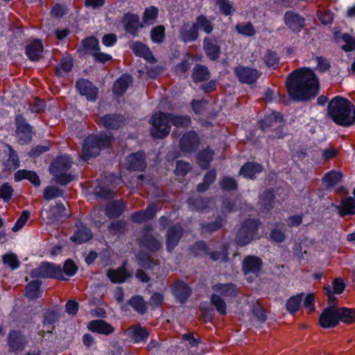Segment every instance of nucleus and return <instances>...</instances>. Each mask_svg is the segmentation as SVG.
<instances>
[{
    "mask_svg": "<svg viewBox=\"0 0 355 355\" xmlns=\"http://www.w3.org/2000/svg\"><path fill=\"white\" fill-rule=\"evenodd\" d=\"M234 73L241 83L248 85L254 83L261 75L257 69L243 66L236 67Z\"/></svg>",
    "mask_w": 355,
    "mask_h": 355,
    "instance_id": "obj_11",
    "label": "nucleus"
},
{
    "mask_svg": "<svg viewBox=\"0 0 355 355\" xmlns=\"http://www.w3.org/2000/svg\"><path fill=\"white\" fill-rule=\"evenodd\" d=\"M43 46L40 40H33L26 47V53L32 61L38 60L42 57Z\"/></svg>",
    "mask_w": 355,
    "mask_h": 355,
    "instance_id": "obj_29",
    "label": "nucleus"
},
{
    "mask_svg": "<svg viewBox=\"0 0 355 355\" xmlns=\"http://www.w3.org/2000/svg\"><path fill=\"white\" fill-rule=\"evenodd\" d=\"M33 278H53L60 280L67 279L63 276L60 266L49 262H43L31 272Z\"/></svg>",
    "mask_w": 355,
    "mask_h": 355,
    "instance_id": "obj_7",
    "label": "nucleus"
},
{
    "mask_svg": "<svg viewBox=\"0 0 355 355\" xmlns=\"http://www.w3.org/2000/svg\"><path fill=\"white\" fill-rule=\"evenodd\" d=\"M209 77V73L206 67L197 65L194 67L192 78L195 82H202Z\"/></svg>",
    "mask_w": 355,
    "mask_h": 355,
    "instance_id": "obj_46",
    "label": "nucleus"
},
{
    "mask_svg": "<svg viewBox=\"0 0 355 355\" xmlns=\"http://www.w3.org/2000/svg\"><path fill=\"white\" fill-rule=\"evenodd\" d=\"M194 24L198 31L202 30L207 34H209L213 31L212 23L203 15H199Z\"/></svg>",
    "mask_w": 355,
    "mask_h": 355,
    "instance_id": "obj_43",
    "label": "nucleus"
},
{
    "mask_svg": "<svg viewBox=\"0 0 355 355\" xmlns=\"http://www.w3.org/2000/svg\"><path fill=\"white\" fill-rule=\"evenodd\" d=\"M83 50L88 52L90 55H93L94 52L99 50L98 40L94 37H87L82 41Z\"/></svg>",
    "mask_w": 355,
    "mask_h": 355,
    "instance_id": "obj_44",
    "label": "nucleus"
},
{
    "mask_svg": "<svg viewBox=\"0 0 355 355\" xmlns=\"http://www.w3.org/2000/svg\"><path fill=\"white\" fill-rule=\"evenodd\" d=\"M16 122V135L18 142L21 144H26L32 140L33 130L32 127L26 122V120L21 115H17Z\"/></svg>",
    "mask_w": 355,
    "mask_h": 355,
    "instance_id": "obj_9",
    "label": "nucleus"
},
{
    "mask_svg": "<svg viewBox=\"0 0 355 355\" xmlns=\"http://www.w3.org/2000/svg\"><path fill=\"white\" fill-rule=\"evenodd\" d=\"M151 228L147 227L144 230V236L140 241L142 247L147 248L151 251H157L162 248L161 242L150 234Z\"/></svg>",
    "mask_w": 355,
    "mask_h": 355,
    "instance_id": "obj_21",
    "label": "nucleus"
},
{
    "mask_svg": "<svg viewBox=\"0 0 355 355\" xmlns=\"http://www.w3.org/2000/svg\"><path fill=\"white\" fill-rule=\"evenodd\" d=\"M62 270L64 277H72L77 272L78 266L72 260L67 259L64 262L63 268H62Z\"/></svg>",
    "mask_w": 355,
    "mask_h": 355,
    "instance_id": "obj_53",
    "label": "nucleus"
},
{
    "mask_svg": "<svg viewBox=\"0 0 355 355\" xmlns=\"http://www.w3.org/2000/svg\"><path fill=\"white\" fill-rule=\"evenodd\" d=\"M30 217V212L28 211H23L21 216L17 219L15 225L12 228L13 232H17L21 229L26 224Z\"/></svg>",
    "mask_w": 355,
    "mask_h": 355,
    "instance_id": "obj_61",
    "label": "nucleus"
},
{
    "mask_svg": "<svg viewBox=\"0 0 355 355\" xmlns=\"http://www.w3.org/2000/svg\"><path fill=\"white\" fill-rule=\"evenodd\" d=\"M129 334L134 343L146 341L149 335L145 328L137 325L133 326L130 329Z\"/></svg>",
    "mask_w": 355,
    "mask_h": 355,
    "instance_id": "obj_36",
    "label": "nucleus"
},
{
    "mask_svg": "<svg viewBox=\"0 0 355 355\" xmlns=\"http://www.w3.org/2000/svg\"><path fill=\"white\" fill-rule=\"evenodd\" d=\"M156 211V205H150L145 211H139L134 213L131 217L132 220L137 223L146 222L153 218L155 216Z\"/></svg>",
    "mask_w": 355,
    "mask_h": 355,
    "instance_id": "obj_27",
    "label": "nucleus"
},
{
    "mask_svg": "<svg viewBox=\"0 0 355 355\" xmlns=\"http://www.w3.org/2000/svg\"><path fill=\"white\" fill-rule=\"evenodd\" d=\"M132 49L135 55L139 57H143L150 62H155V58L152 52L145 44L138 42H134L132 45Z\"/></svg>",
    "mask_w": 355,
    "mask_h": 355,
    "instance_id": "obj_32",
    "label": "nucleus"
},
{
    "mask_svg": "<svg viewBox=\"0 0 355 355\" xmlns=\"http://www.w3.org/2000/svg\"><path fill=\"white\" fill-rule=\"evenodd\" d=\"M182 234V228L180 225L171 227L166 236V248L168 251H172L178 243L179 239Z\"/></svg>",
    "mask_w": 355,
    "mask_h": 355,
    "instance_id": "obj_18",
    "label": "nucleus"
},
{
    "mask_svg": "<svg viewBox=\"0 0 355 355\" xmlns=\"http://www.w3.org/2000/svg\"><path fill=\"white\" fill-rule=\"evenodd\" d=\"M97 123L107 129H116L123 123V117L119 115L107 114L100 118Z\"/></svg>",
    "mask_w": 355,
    "mask_h": 355,
    "instance_id": "obj_28",
    "label": "nucleus"
},
{
    "mask_svg": "<svg viewBox=\"0 0 355 355\" xmlns=\"http://www.w3.org/2000/svg\"><path fill=\"white\" fill-rule=\"evenodd\" d=\"M88 329L93 332L109 335L114 332V328L105 321L102 320H95L91 321L88 326Z\"/></svg>",
    "mask_w": 355,
    "mask_h": 355,
    "instance_id": "obj_23",
    "label": "nucleus"
},
{
    "mask_svg": "<svg viewBox=\"0 0 355 355\" xmlns=\"http://www.w3.org/2000/svg\"><path fill=\"white\" fill-rule=\"evenodd\" d=\"M180 37L184 42L195 41L198 37V31L195 24L184 23L180 29Z\"/></svg>",
    "mask_w": 355,
    "mask_h": 355,
    "instance_id": "obj_17",
    "label": "nucleus"
},
{
    "mask_svg": "<svg viewBox=\"0 0 355 355\" xmlns=\"http://www.w3.org/2000/svg\"><path fill=\"white\" fill-rule=\"evenodd\" d=\"M41 216L43 220H46L47 223L52 224L58 221L62 218L67 217L68 213L62 203H57L55 206L44 208L41 211Z\"/></svg>",
    "mask_w": 355,
    "mask_h": 355,
    "instance_id": "obj_10",
    "label": "nucleus"
},
{
    "mask_svg": "<svg viewBox=\"0 0 355 355\" xmlns=\"http://www.w3.org/2000/svg\"><path fill=\"white\" fill-rule=\"evenodd\" d=\"M122 23L125 30L132 35H135L138 28L142 26L139 22V16L134 14H125L123 17Z\"/></svg>",
    "mask_w": 355,
    "mask_h": 355,
    "instance_id": "obj_19",
    "label": "nucleus"
},
{
    "mask_svg": "<svg viewBox=\"0 0 355 355\" xmlns=\"http://www.w3.org/2000/svg\"><path fill=\"white\" fill-rule=\"evenodd\" d=\"M216 177V173L215 170L208 171L204 177L203 182L198 185V191L199 192L205 191L215 181Z\"/></svg>",
    "mask_w": 355,
    "mask_h": 355,
    "instance_id": "obj_50",
    "label": "nucleus"
},
{
    "mask_svg": "<svg viewBox=\"0 0 355 355\" xmlns=\"http://www.w3.org/2000/svg\"><path fill=\"white\" fill-rule=\"evenodd\" d=\"M124 209V205L121 201H114L110 202L105 208V214L110 218H114L119 216Z\"/></svg>",
    "mask_w": 355,
    "mask_h": 355,
    "instance_id": "obj_37",
    "label": "nucleus"
},
{
    "mask_svg": "<svg viewBox=\"0 0 355 355\" xmlns=\"http://www.w3.org/2000/svg\"><path fill=\"white\" fill-rule=\"evenodd\" d=\"M264 62L268 68L275 69L279 64V58L276 53L268 51L264 55Z\"/></svg>",
    "mask_w": 355,
    "mask_h": 355,
    "instance_id": "obj_54",
    "label": "nucleus"
},
{
    "mask_svg": "<svg viewBox=\"0 0 355 355\" xmlns=\"http://www.w3.org/2000/svg\"><path fill=\"white\" fill-rule=\"evenodd\" d=\"M199 144L198 134L194 131L183 135L180 140V149L183 153H189L196 150Z\"/></svg>",
    "mask_w": 355,
    "mask_h": 355,
    "instance_id": "obj_13",
    "label": "nucleus"
},
{
    "mask_svg": "<svg viewBox=\"0 0 355 355\" xmlns=\"http://www.w3.org/2000/svg\"><path fill=\"white\" fill-rule=\"evenodd\" d=\"M57 314L52 311H48L44 314V318L43 321L44 327L45 331L50 333L54 329L53 324L57 320Z\"/></svg>",
    "mask_w": 355,
    "mask_h": 355,
    "instance_id": "obj_48",
    "label": "nucleus"
},
{
    "mask_svg": "<svg viewBox=\"0 0 355 355\" xmlns=\"http://www.w3.org/2000/svg\"><path fill=\"white\" fill-rule=\"evenodd\" d=\"M236 31L245 36H252L255 34V29L250 22H243L236 24Z\"/></svg>",
    "mask_w": 355,
    "mask_h": 355,
    "instance_id": "obj_51",
    "label": "nucleus"
},
{
    "mask_svg": "<svg viewBox=\"0 0 355 355\" xmlns=\"http://www.w3.org/2000/svg\"><path fill=\"white\" fill-rule=\"evenodd\" d=\"M62 195V191L55 187H47L44 191V198L46 200L60 197Z\"/></svg>",
    "mask_w": 355,
    "mask_h": 355,
    "instance_id": "obj_59",
    "label": "nucleus"
},
{
    "mask_svg": "<svg viewBox=\"0 0 355 355\" xmlns=\"http://www.w3.org/2000/svg\"><path fill=\"white\" fill-rule=\"evenodd\" d=\"M132 80L130 76L127 74L122 75L115 81L113 86V92L117 96L123 94L132 83Z\"/></svg>",
    "mask_w": 355,
    "mask_h": 355,
    "instance_id": "obj_31",
    "label": "nucleus"
},
{
    "mask_svg": "<svg viewBox=\"0 0 355 355\" xmlns=\"http://www.w3.org/2000/svg\"><path fill=\"white\" fill-rule=\"evenodd\" d=\"M338 322L336 308L333 306L326 308L320 315L319 323L323 328L334 327Z\"/></svg>",
    "mask_w": 355,
    "mask_h": 355,
    "instance_id": "obj_12",
    "label": "nucleus"
},
{
    "mask_svg": "<svg viewBox=\"0 0 355 355\" xmlns=\"http://www.w3.org/2000/svg\"><path fill=\"white\" fill-rule=\"evenodd\" d=\"M340 216L355 214V200L352 198H347L341 201L337 207Z\"/></svg>",
    "mask_w": 355,
    "mask_h": 355,
    "instance_id": "obj_34",
    "label": "nucleus"
},
{
    "mask_svg": "<svg viewBox=\"0 0 355 355\" xmlns=\"http://www.w3.org/2000/svg\"><path fill=\"white\" fill-rule=\"evenodd\" d=\"M158 15V10L157 8L152 6L146 8L144 15V21L146 24H153Z\"/></svg>",
    "mask_w": 355,
    "mask_h": 355,
    "instance_id": "obj_55",
    "label": "nucleus"
},
{
    "mask_svg": "<svg viewBox=\"0 0 355 355\" xmlns=\"http://www.w3.org/2000/svg\"><path fill=\"white\" fill-rule=\"evenodd\" d=\"M170 123L177 128H186L191 124V118L188 116H176L162 112L155 113L150 120V132L153 137L163 139L168 136L171 132Z\"/></svg>",
    "mask_w": 355,
    "mask_h": 355,
    "instance_id": "obj_2",
    "label": "nucleus"
},
{
    "mask_svg": "<svg viewBox=\"0 0 355 355\" xmlns=\"http://www.w3.org/2000/svg\"><path fill=\"white\" fill-rule=\"evenodd\" d=\"M8 155L3 157V169L7 171H14L19 166V159L16 152L10 146H7Z\"/></svg>",
    "mask_w": 355,
    "mask_h": 355,
    "instance_id": "obj_26",
    "label": "nucleus"
},
{
    "mask_svg": "<svg viewBox=\"0 0 355 355\" xmlns=\"http://www.w3.org/2000/svg\"><path fill=\"white\" fill-rule=\"evenodd\" d=\"M220 187L224 191L235 190L237 188V182L233 178L224 177L220 181Z\"/></svg>",
    "mask_w": 355,
    "mask_h": 355,
    "instance_id": "obj_57",
    "label": "nucleus"
},
{
    "mask_svg": "<svg viewBox=\"0 0 355 355\" xmlns=\"http://www.w3.org/2000/svg\"><path fill=\"white\" fill-rule=\"evenodd\" d=\"M12 193L13 189L8 183H4L0 187V198L4 202H8L11 199Z\"/></svg>",
    "mask_w": 355,
    "mask_h": 355,
    "instance_id": "obj_60",
    "label": "nucleus"
},
{
    "mask_svg": "<svg viewBox=\"0 0 355 355\" xmlns=\"http://www.w3.org/2000/svg\"><path fill=\"white\" fill-rule=\"evenodd\" d=\"M338 320L346 323H352L355 320V310L345 307L336 308Z\"/></svg>",
    "mask_w": 355,
    "mask_h": 355,
    "instance_id": "obj_41",
    "label": "nucleus"
},
{
    "mask_svg": "<svg viewBox=\"0 0 355 355\" xmlns=\"http://www.w3.org/2000/svg\"><path fill=\"white\" fill-rule=\"evenodd\" d=\"M328 114L337 125L348 127L355 122V106L347 99L336 96L329 103Z\"/></svg>",
    "mask_w": 355,
    "mask_h": 355,
    "instance_id": "obj_3",
    "label": "nucleus"
},
{
    "mask_svg": "<svg viewBox=\"0 0 355 355\" xmlns=\"http://www.w3.org/2000/svg\"><path fill=\"white\" fill-rule=\"evenodd\" d=\"M3 262L12 269H16L19 266V260L14 254H7L4 255L3 257Z\"/></svg>",
    "mask_w": 355,
    "mask_h": 355,
    "instance_id": "obj_64",
    "label": "nucleus"
},
{
    "mask_svg": "<svg viewBox=\"0 0 355 355\" xmlns=\"http://www.w3.org/2000/svg\"><path fill=\"white\" fill-rule=\"evenodd\" d=\"M109 279L114 283H122L128 277V272L123 266L117 270H109L107 272Z\"/></svg>",
    "mask_w": 355,
    "mask_h": 355,
    "instance_id": "obj_38",
    "label": "nucleus"
},
{
    "mask_svg": "<svg viewBox=\"0 0 355 355\" xmlns=\"http://www.w3.org/2000/svg\"><path fill=\"white\" fill-rule=\"evenodd\" d=\"M284 19L286 24L293 32L298 33L304 27V19L292 12H286Z\"/></svg>",
    "mask_w": 355,
    "mask_h": 355,
    "instance_id": "obj_22",
    "label": "nucleus"
},
{
    "mask_svg": "<svg viewBox=\"0 0 355 355\" xmlns=\"http://www.w3.org/2000/svg\"><path fill=\"white\" fill-rule=\"evenodd\" d=\"M41 282L40 280H34L28 284L26 288V295L31 300L39 297L41 295Z\"/></svg>",
    "mask_w": 355,
    "mask_h": 355,
    "instance_id": "obj_40",
    "label": "nucleus"
},
{
    "mask_svg": "<svg viewBox=\"0 0 355 355\" xmlns=\"http://www.w3.org/2000/svg\"><path fill=\"white\" fill-rule=\"evenodd\" d=\"M71 158L68 155L58 157L50 166V172L55 176L56 182L65 185L73 180L71 173H68L71 166Z\"/></svg>",
    "mask_w": 355,
    "mask_h": 355,
    "instance_id": "obj_5",
    "label": "nucleus"
},
{
    "mask_svg": "<svg viewBox=\"0 0 355 355\" xmlns=\"http://www.w3.org/2000/svg\"><path fill=\"white\" fill-rule=\"evenodd\" d=\"M112 138L107 134L99 135H90L84 140L81 158L83 161H87L90 158L99 155L101 149L107 148L112 143Z\"/></svg>",
    "mask_w": 355,
    "mask_h": 355,
    "instance_id": "obj_4",
    "label": "nucleus"
},
{
    "mask_svg": "<svg viewBox=\"0 0 355 355\" xmlns=\"http://www.w3.org/2000/svg\"><path fill=\"white\" fill-rule=\"evenodd\" d=\"M214 294L211 297V303L221 314L226 313V304L220 295L223 297H235L237 291L233 284H217L212 286Z\"/></svg>",
    "mask_w": 355,
    "mask_h": 355,
    "instance_id": "obj_6",
    "label": "nucleus"
},
{
    "mask_svg": "<svg viewBox=\"0 0 355 355\" xmlns=\"http://www.w3.org/2000/svg\"><path fill=\"white\" fill-rule=\"evenodd\" d=\"M342 40L345 43L342 46V49L345 52L355 50V38L348 33H344L342 35Z\"/></svg>",
    "mask_w": 355,
    "mask_h": 355,
    "instance_id": "obj_56",
    "label": "nucleus"
},
{
    "mask_svg": "<svg viewBox=\"0 0 355 355\" xmlns=\"http://www.w3.org/2000/svg\"><path fill=\"white\" fill-rule=\"evenodd\" d=\"M191 288L184 282H177L173 287V293L180 302H184L191 294Z\"/></svg>",
    "mask_w": 355,
    "mask_h": 355,
    "instance_id": "obj_35",
    "label": "nucleus"
},
{
    "mask_svg": "<svg viewBox=\"0 0 355 355\" xmlns=\"http://www.w3.org/2000/svg\"><path fill=\"white\" fill-rule=\"evenodd\" d=\"M275 196L273 192L268 191L261 195L260 198V203L261 206L264 207V209H269L272 207L273 200Z\"/></svg>",
    "mask_w": 355,
    "mask_h": 355,
    "instance_id": "obj_58",
    "label": "nucleus"
},
{
    "mask_svg": "<svg viewBox=\"0 0 355 355\" xmlns=\"http://www.w3.org/2000/svg\"><path fill=\"white\" fill-rule=\"evenodd\" d=\"M216 3L223 15H230L232 14L233 7L229 0H216Z\"/></svg>",
    "mask_w": 355,
    "mask_h": 355,
    "instance_id": "obj_63",
    "label": "nucleus"
},
{
    "mask_svg": "<svg viewBox=\"0 0 355 355\" xmlns=\"http://www.w3.org/2000/svg\"><path fill=\"white\" fill-rule=\"evenodd\" d=\"M261 171L262 166L261 164L254 162H248L241 167L239 173L245 178L253 179L255 178L256 175L261 173Z\"/></svg>",
    "mask_w": 355,
    "mask_h": 355,
    "instance_id": "obj_33",
    "label": "nucleus"
},
{
    "mask_svg": "<svg viewBox=\"0 0 355 355\" xmlns=\"http://www.w3.org/2000/svg\"><path fill=\"white\" fill-rule=\"evenodd\" d=\"M15 182H19L23 180H28L34 186H39L40 184V180L37 173L33 171L28 170H19L14 175Z\"/></svg>",
    "mask_w": 355,
    "mask_h": 355,
    "instance_id": "obj_30",
    "label": "nucleus"
},
{
    "mask_svg": "<svg viewBox=\"0 0 355 355\" xmlns=\"http://www.w3.org/2000/svg\"><path fill=\"white\" fill-rule=\"evenodd\" d=\"M302 299V294L291 297L286 303L287 310L291 313L297 311L300 307Z\"/></svg>",
    "mask_w": 355,
    "mask_h": 355,
    "instance_id": "obj_49",
    "label": "nucleus"
},
{
    "mask_svg": "<svg viewBox=\"0 0 355 355\" xmlns=\"http://www.w3.org/2000/svg\"><path fill=\"white\" fill-rule=\"evenodd\" d=\"M341 179L342 173L335 171H331L324 175L323 182L327 187H332L337 184Z\"/></svg>",
    "mask_w": 355,
    "mask_h": 355,
    "instance_id": "obj_45",
    "label": "nucleus"
},
{
    "mask_svg": "<svg viewBox=\"0 0 355 355\" xmlns=\"http://www.w3.org/2000/svg\"><path fill=\"white\" fill-rule=\"evenodd\" d=\"M8 343L12 351H21L26 345L24 336L17 331H11L9 333Z\"/></svg>",
    "mask_w": 355,
    "mask_h": 355,
    "instance_id": "obj_24",
    "label": "nucleus"
},
{
    "mask_svg": "<svg viewBox=\"0 0 355 355\" xmlns=\"http://www.w3.org/2000/svg\"><path fill=\"white\" fill-rule=\"evenodd\" d=\"M165 38V27L159 25L154 27L150 31V39L154 43L160 44Z\"/></svg>",
    "mask_w": 355,
    "mask_h": 355,
    "instance_id": "obj_47",
    "label": "nucleus"
},
{
    "mask_svg": "<svg viewBox=\"0 0 355 355\" xmlns=\"http://www.w3.org/2000/svg\"><path fill=\"white\" fill-rule=\"evenodd\" d=\"M76 88L83 96H85L89 101H95L98 94V88L90 81L80 79L76 82Z\"/></svg>",
    "mask_w": 355,
    "mask_h": 355,
    "instance_id": "obj_14",
    "label": "nucleus"
},
{
    "mask_svg": "<svg viewBox=\"0 0 355 355\" xmlns=\"http://www.w3.org/2000/svg\"><path fill=\"white\" fill-rule=\"evenodd\" d=\"M261 268V260L257 257L248 256L243 262V270L245 275L250 272L257 275Z\"/></svg>",
    "mask_w": 355,
    "mask_h": 355,
    "instance_id": "obj_20",
    "label": "nucleus"
},
{
    "mask_svg": "<svg viewBox=\"0 0 355 355\" xmlns=\"http://www.w3.org/2000/svg\"><path fill=\"white\" fill-rule=\"evenodd\" d=\"M146 167L145 155L143 152L132 153L126 159V168L128 170L142 171Z\"/></svg>",
    "mask_w": 355,
    "mask_h": 355,
    "instance_id": "obj_16",
    "label": "nucleus"
},
{
    "mask_svg": "<svg viewBox=\"0 0 355 355\" xmlns=\"http://www.w3.org/2000/svg\"><path fill=\"white\" fill-rule=\"evenodd\" d=\"M205 51L207 55L211 60H216L218 58L220 49L218 45V42L215 38L206 37L203 42Z\"/></svg>",
    "mask_w": 355,
    "mask_h": 355,
    "instance_id": "obj_25",
    "label": "nucleus"
},
{
    "mask_svg": "<svg viewBox=\"0 0 355 355\" xmlns=\"http://www.w3.org/2000/svg\"><path fill=\"white\" fill-rule=\"evenodd\" d=\"M77 230L71 236V241L76 244H82L89 241L92 237L91 230L84 225L82 222L78 221L76 223Z\"/></svg>",
    "mask_w": 355,
    "mask_h": 355,
    "instance_id": "obj_15",
    "label": "nucleus"
},
{
    "mask_svg": "<svg viewBox=\"0 0 355 355\" xmlns=\"http://www.w3.org/2000/svg\"><path fill=\"white\" fill-rule=\"evenodd\" d=\"M315 60L317 62L315 69L319 71L326 72L330 69L331 64L327 58L322 56H316Z\"/></svg>",
    "mask_w": 355,
    "mask_h": 355,
    "instance_id": "obj_62",
    "label": "nucleus"
},
{
    "mask_svg": "<svg viewBox=\"0 0 355 355\" xmlns=\"http://www.w3.org/2000/svg\"><path fill=\"white\" fill-rule=\"evenodd\" d=\"M130 305L138 313H144L146 311V305L144 299L140 296L132 297L129 301Z\"/></svg>",
    "mask_w": 355,
    "mask_h": 355,
    "instance_id": "obj_52",
    "label": "nucleus"
},
{
    "mask_svg": "<svg viewBox=\"0 0 355 355\" xmlns=\"http://www.w3.org/2000/svg\"><path fill=\"white\" fill-rule=\"evenodd\" d=\"M214 156V151L207 148L198 155V161L202 168H207Z\"/></svg>",
    "mask_w": 355,
    "mask_h": 355,
    "instance_id": "obj_42",
    "label": "nucleus"
},
{
    "mask_svg": "<svg viewBox=\"0 0 355 355\" xmlns=\"http://www.w3.org/2000/svg\"><path fill=\"white\" fill-rule=\"evenodd\" d=\"M259 222L258 220L248 219L241 225L239 230L236 241L239 245H245L251 242L254 238Z\"/></svg>",
    "mask_w": 355,
    "mask_h": 355,
    "instance_id": "obj_8",
    "label": "nucleus"
},
{
    "mask_svg": "<svg viewBox=\"0 0 355 355\" xmlns=\"http://www.w3.org/2000/svg\"><path fill=\"white\" fill-rule=\"evenodd\" d=\"M286 87L293 100L304 101L316 96L319 93L320 83L313 69L302 67L288 76Z\"/></svg>",
    "mask_w": 355,
    "mask_h": 355,
    "instance_id": "obj_1",
    "label": "nucleus"
},
{
    "mask_svg": "<svg viewBox=\"0 0 355 355\" xmlns=\"http://www.w3.org/2000/svg\"><path fill=\"white\" fill-rule=\"evenodd\" d=\"M73 67V60L69 55L64 56L56 67L58 76H62L69 73Z\"/></svg>",
    "mask_w": 355,
    "mask_h": 355,
    "instance_id": "obj_39",
    "label": "nucleus"
}]
</instances>
